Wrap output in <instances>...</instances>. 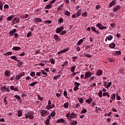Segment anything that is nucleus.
Listing matches in <instances>:
<instances>
[{
	"mask_svg": "<svg viewBox=\"0 0 125 125\" xmlns=\"http://www.w3.org/2000/svg\"><path fill=\"white\" fill-rule=\"evenodd\" d=\"M18 64L19 65H22L23 64V62L20 61V60H18V61H17Z\"/></svg>",
	"mask_w": 125,
	"mask_h": 125,
	"instance_id": "nucleus-63",
	"label": "nucleus"
},
{
	"mask_svg": "<svg viewBox=\"0 0 125 125\" xmlns=\"http://www.w3.org/2000/svg\"><path fill=\"white\" fill-rule=\"evenodd\" d=\"M30 76L31 77H33V78H34V77H35V76H36V73H35L34 71L31 72L30 73Z\"/></svg>",
	"mask_w": 125,
	"mask_h": 125,
	"instance_id": "nucleus-54",
	"label": "nucleus"
},
{
	"mask_svg": "<svg viewBox=\"0 0 125 125\" xmlns=\"http://www.w3.org/2000/svg\"><path fill=\"white\" fill-rule=\"evenodd\" d=\"M111 85H112V82H109L108 83L106 86H105V88H108V87H110V86H111Z\"/></svg>",
	"mask_w": 125,
	"mask_h": 125,
	"instance_id": "nucleus-47",
	"label": "nucleus"
},
{
	"mask_svg": "<svg viewBox=\"0 0 125 125\" xmlns=\"http://www.w3.org/2000/svg\"><path fill=\"white\" fill-rule=\"evenodd\" d=\"M121 54H122V52H121V51H116L115 52V55L119 56L121 55Z\"/></svg>",
	"mask_w": 125,
	"mask_h": 125,
	"instance_id": "nucleus-33",
	"label": "nucleus"
},
{
	"mask_svg": "<svg viewBox=\"0 0 125 125\" xmlns=\"http://www.w3.org/2000/svg\"><path fill=\"white\" fill-rule=\"evenodd\" d=\"M6 98H7V97H5L4 98V103L5 105H8V102H7V101L6 100Z\"/></svg>",
	"mask_w": 125,
	"mask_h": 125,
	"instance_id": "nucleus-45",
	"label": "nucleus"
},
{
	"mask_svg": "<svg viewBox=\"0 0 125 125\" xmlns=\"http://www.w3.org/2000/svg\"><path fill=\"white\" fill-rule=\"evenodd\" d=\"M60 77H61L60 75H56L53 77V80H57V79H59Z\"/></svg>",
	"mask_w": 125,
	"mask_h": 125,
	"instance_id": "nucleus-50",
	"label": "nucleus"
},
{
	"mask_svg": "<svg viewBox=\"0 0 125 125\" xmlns=\"http://www.w3.org/2000/svg\"><path fill=\"white\" fill-rule=\"evenodd\" d=\"M76 59H78V57L77 56L73 57H72L73 62H76Z\"/></svg>",
	"mask_w": 125,
	"mask_h": 125,
	"instance_id": "nucleus-58",
	"label": "nucleus"
},
{
	"mask_svg": "<svg viewBox=\"0 0 125 125\" xmlns=\"http://www.w3.org/2000/svg\"><path fill=\"white\" fill-rule=\"evenodd\" d=\"M53 38L56 41V42H59V41H60V38H59L57 34H55Z\"/></svg>",
	"mask_w": 125,
	"mask_h": 125,
	"instance_id": "nucleus-13",
	"label": "nucleus"
},
{
	"mask_svg": "<svg viewBox=\"0 0 125 125\" xmlns=\"http://www.w3.org/2000/svg\"><path fill=\"white\" fill-rule=\"evenodd\" d=\"M66 117H67V119H68L69 121H70L71 119V113L69 112L68 113H67L66 114Z\"/></svg>",
	"mask_w": 125,
	"mask_h": 125,
	"instance_id": "nucleus-32",
	"label": "nucleus"
},
{
	"mask_svg": "<svg viewBox=\"0 0 125 125\" xmlns=\"http://www.w3.org/2000/svg\"><path fill=\"white\" fill-rule=\"evenodd\" d=\"M37 96H38V99L41 101H42V100H43V97H41V95H40L39 94H38Z\"/></svg>",
	"mask_w": 125,
	"mask_h": 125,
	"instance_id": "nucleus-42",
	"label": "nucleus"
},
{
	"mask_svg": "<svg viewBox=\"0 0 125 125\" xmlns=\"http://www.w3.org/2000/svg\"><path fill=\"white\" fill-rule=\"evenodd\" d=\"M58 22L61 24V23H63V19L62 18H60Z\"/></svg>",
	"mask_w": 125,
	"mask_h": 125,
	"instance_id": "nucleus-61",
	"label": "nucleus"
},
{
	"mask_svg": "<svg viewBox=\"0 0 125 125\" xmlns=\"http://www.w3.org/2000/svg\"><path fill=\"white\" fill-rule=\"evenodd\" d=\"M82 15V9H79L78 10L77 13H75L74 14L72 15V18H77L78 17H80Z\"/></svg>",
	"mask_w": 125,
	"mask_h": 125,
	"instance_id": "nucleus-4",
	"label": "nucleus"
},
{
	"mask_svg": "<svg viewBox=\"0 0 125 125\" xmlns=\"http://www.w3.org/2000/svg\"><path fill=\"white\" fill-rule=\"evenodd\" d=\"M111 100L113 101L115 100V99H116V94L113 93L112 95H111Z\"/></svg>",
	"mask_w": 125,
	"mask_h": 125,
	"instance_id": "nucleus-35",
	"label": "nucleus"
},
{
	"mask_svg": "<svg viewBox=\"0 0 125 125\" xmlns=\"http://www.w3.org/2000/svg\"><path fill=\"white\" fill-rule=\"evenodd\" d=\"M78 100L80 104H83V98H79Z\"/></svg>",
	"mask_w": 125,
	"mask_h": 125,
	"instance_id": "nucleus-38",
	"label": "nucleus"
},
{
	"mask_svg": "<svg viewBox=\"0 0 125 125\" xmlns=\"http://www.w3.org/2000/svg\"><path fill=\"white\" fill-rule=\"evenodd\" d=\"M83 17H87V13L86 12H84L82 14Z\"/></svg>",
	"mask_w": 125,
	"mask_h": 125,
	"instance_id": "nucleus-55",
	"label": "nucleus"
},
{
	"mask_svg": "<svg viewBox=\"0 0 125 125\" xmlns=\"http://www.w3.org/2000/svg\"><path fill=\"white\" fill-rule=\"evenodd\" d=\"M40 113L42 117H46V116L49 115V111H48V110L42 109L40 111Z\"/></svg>",
	"mask_w": 125,
	"mask_h": 125,
	"instance_id": "nucleus-3",
	"label": "nucleus"
},
{
	"mask_svg": "<svg viewBox=\"0 0 125 125\" xmlns=\"http://www.w3.org/2000/svg\"><path fill=\"white\" fill-rule=\"evenodd\" d=\"M3 7V5H2V2H1V1H0V10H1V11H2Z\"/></svg>",
	"mask_w": 125,
	"mask_h": 125,
	"instance_id": "nucleus-48",
	"label": "nucleus"
},
{
	"mask_svg": "<svg viewBox=\"0 0 125 125\" xmlns=\"http://www.w3.org/2000/svg\"><path fill=\"white\" fill-rule=\"evenodd\" d=\"M28 17L29 15H28V14L22 15V18H28Z\"/></svg>",
	"mask_w": 125,
	"mask_h": 125,
	"instance_id": "nucleus-64",
	"label": "nucleus"
},
{
	"mask_svg": "<svg viewBox=\"0 0 125 125\" xmlns=\"http://www.w3.org/2000/svg\"><path fill=\"white\" fill-rule=\"evenodd\" d=\"M87 112V110L84 108H83L81 112V114H84Z\"/></svg>",
	"mask_w": 125,
	"mask_h": 125,
	"instance_id": "nucleus-41",
	"label": "nucleus"
},
{
	"mask_svg": "<svg viewBox=\"0 0 125 125\" xmlns=\"http://www.w3.org/2000/svg\"><path fill=\"white\" fill-rule=\"evenodd\" d=\"M69 50H70V49L69 48H67L64 49L63 50H62V53H65L67 52V51H69Z\"/></svg>",
	"mask_w": 125,
	"mask_h": 125,
	"instance_id": "nucleus-36",
	"label": "nucleus"
},
{
	"mask_svg": "<svg viewBox=\"0 0 125 125\" xmlns=\"http://www.w3.org/2000/svg\"><path fill=\"white\" fill-rule=\"evenodd\" d=\"M52 7V4H51L50 3L47 4L45 7V9H50Z\"/></svg>",
	"mask_w": 125,
	"mask_h": 125,
	"instance_id": "nucleus-15",
	"label": "nucleus"
},
{
	"mask_svg": "<svg viewBox=\"0 0 125 125\" xmlns=\"http://www.w3.org/2000/svg\"><path fill=\"white\" fill-rule=\"evenodd\" d=\"M37 83H39V82H33L32 83L29 84V86H34V85H36Z\"/></svg>",
	"mask_w": 125,
	"mask_h": 125,
	"instance_id": "nucleus-24",
	"label": "nucleus"
},
{
	"mask_svg": "<svg viewBox=\"0 0 125 125\" xmlns=\"http://www.w3.org/2000/svg\"><path fill=\"white\" fill-rule=\"evenodd\" d=\"M92 98H90L87 100H85V102H86V103H88V104H90V103H91V102H92Z\"/></svg>",
	"mask_w": 125,
	"mask_h": 125,
	"instance_id": "nucleus-16",
	"label": "nucleus"
},
{
	"mask_svg": "<svg viewBox=\"0 0 125 125\" xmlns=\"http://www.w3.org/2000/svg\"><path fill=\"white\" fill-rule=\"evenodd\" d=\"M40 72H41V74H42V75H44V76H47V73L45 72L44 70H41Z\"/></svg>",
	"mask_w": 125,
	"mask_h": 125,
	"instance_id": "nucleus-31",
	"label": "nucleus"
},
{
	"mask_svg": "<svg viewBox=\"0 0 125 125\" xmlns=\"http://www.w3.org/2000/svg\"><path fill=\"white\" fill-rule=\"evenodd\" d=\"M50 115H51V117H53L56 115V113L55 112V111H54Z\"/></svg>",
	"mask_w": 125,
	"mask_h": 125,
	"instance_id": "nucleus-53",
	"label": "nucleus"
},
{
	"mask_svg": "<svg viewBox=\"0 0 125 125\" xmlns=\"http://www.w3.org/2000/svg\"><path fill=\"white\" fill-rule=\"evenodd\" d=\"M102 74H103V71L102 70L99 69L97 72L96 74H97V76H101V75H102Z\"/></svg>",
	"mask_w": 125,
	"mask_h": 125,
	"instance_id": "nucleus-14",
	"label": "nucleus"
},
{
	"mask_svg": "<svg viewBox=\"0 0 125 125\" xmlns=\"http://www.w3.org/2000/svg\"><path fill=\"white\" fill-rule=\"evenodd\" d=\"M116 4V1L115 0H113L112 2H111L109 4V7H112V6L115 5Z\"/></svg>",
	"mask_w": 125,
	"mask_h": 125,
	"instance_id": "nucleus-18",
	"label": "nucleus"
},
{
	"mask_svg": "<svg viewBox=\"0 0 125 125\" xmlns=\"http://www.w3.org/2000/svg\"><path fill=\"white\" fill-rule=\"evenodd\" d=\"M31 36H32V32H28L26 34L27 38H30V37H31Z\"/></svg>",
	"mask_w": 125,
	"mask_h": 125,
	"instance_id": "nucleus-62",
	"label": "nucleus"
},
{
	"mask_svg": "<svg viewBox=\"0 0 125 125\" xmlns=\"http://www.w3.org/2000/svg\"><path fill=\"white\" fill-rule=\"evenodd\" d=\"M119 9H121V6L120 5L116 6L113 9V12H116V11H118Z\"/></svg>",
	"mask_w": 125,
	"mask_h": 125,
	"instance_id": "nucleus-8",
	"label": "nucleus"
},
{
	"mask_svg": "<svg viewBox=\"0 0 125 125\" xmlns=\"http://www.w3.org/2000/svg\"><path fill=\"white\" fill-rule=\"evenodd\" d=\"M6 89V87H5V86H3L0 88V90L1 91H3V92H4V90H5Z\"/></svg>",
	"mask_w": 125,
	"mask_h": 125,
	"instance_id": "nucleus-46",
	"label": "nucleus"
},
{
	"mask_svg": "<svg viewBox=\"0 0 125 125\" xmlns=\"http://www.w3.org/2000/svg\"><path fill=\"white\" fill-rule=\"evenodd\" d=\"M57 124H60L61 123H65V120L64 119H60L56 121Z\"/></svg>",
	"mask_w": 125,
	"mask_h": 125,
	"instance_id": "nucleus-10",
	"label": "nucleus"
},
{
	"mask_svg": "<svg viewBox=\"0 0 125 125\" xmlns=\"http://www.w3.org/2000/svg\"><path fill=\"white\" fill-rule=\"evenodd\" d=\"M63 107L64 108H69V103H64L63 104Z\"/></svg>",
	"mask_w": 125,
	"mask_h": 125,
	"instance_id": "nucleus-37",
	"label": "nucleus"
},
{
	"mask_svg": "<svg viewBox=\"0 0 125 125\" xmlns=\"http://www.w3.org/2000/svg\"><path fill=\"white\" fill-rule=\"evenodd\" d=\"M78 124V122L77 121H73L69 124L70 125H76Z\"/></svg>",
	"mask_w": 125,
	"mask_h": 125,
	"instance_id": "nucleus-44",
	"label": "nucleus"
},
{
	"mask_svg": "<svg viewBox=\"0 0 125 125\" xmlns=\"http://www.w3.org/2000/svg\"><path fill=\"white\" fill-rule=\"evenodd\" d=\"M20 49H21V48L18 46H15L12 48V50L17 51L19 50Z\"/></svg>",
	"mask_w": 125,
	"mask_h": 125,
	"instance_id": "nucleus-21",
	"label": "nucleus"
},
{
	"mask_svg": "<svg viewBox=\"0 0 125 125\" xmlns=\"http://www.w3.org/2000/svg\"><path fill=\"white\" fill-rule=\"evenodd\" d=\"M64 15L66 16H71V13L69 11H64Z\"/></svg>",
	"mask_w": 125,
	"mask_h": 125,
	"instance_id": "nucleus-22",
	"label": "nucleus"
},
{
	"mask_svg": "<svg viewBox=\"0 0 125 125\" xmlns=\"http://www.w3.org/2000/svg\"><path fill=\"white\" fill-rule=\"evenodd\" d=\"M76 69V66H72L71 68V71L72 73H74L75 72V70Z\"/></svg>",
	"mask_w": 125,
	"mask_h": 125,
	"instance_id": "nucleus-43",
	"label": "nucleus"
},
{
	"mask_svg": "<svg viewBox=\"0 0 125 125\" xmlns=\"http://www.w3.org/2000/svg\"><path fill=\"white\" fill-rule=\"evenodd\" d=\"M91 29L93 32H94L95 33H96L97 34H100V33L96 30V29H95V27L92 26L91 27Z\"/></svg>",
	"mask_w": 125,
	"mask_h": 125,
	"instance_id": "nucleus-19",
	"label": "nucleus"
},
{
	"mask_svg": "<svg viewBox=\"0 0 125 125\" xmlns=\"http://www.w3.org/2000/svg\"><path fill=\"white\" fill-rule=\"evenodd\" d=\"M11 59H12L13 60H15V61H18V59L15 56H13L11 57Z\"/></svg>",
	"mask_w": 125,
	"mask_h": 125,
	"instance_id": "nucleus-28",
	"label": "nucleus"
},
{
	"mask_svg": "<svg viewBox=\"0 0 125 125\" xmlns=\"http://www.w3.org/2000/svg\"><path fill=\"white\" fill-rule=\"evenodd\" d=\"M44 23H45L46 24H51L52 23V21L51 20H47L45 21H44Z\"/></svg>",
	"mask_w": 125,
	"mask_h": 125,
	"instance_id": "nucleus-51",
	"label": "nucleus"
},
{
	"mask_svg": "<svg viewBox=\"0 0 125 125\" xmlns=\"http://www.w3.org/2000/svg\"><path fill=\"white\" fill-rule=\"evenodd\" d=\"M25 119H29V120H34V113L28 112L25 114Z\"/></svg>",
	"mask_w": 125,
	"mask_h": 125,
	"instance_id": "nucleus-2",
	"label": "nucleus"
},
{
	"mask_svg": "<svg viewBox=\"0 0 125 125\" xmlns=\"http://www.w3.org/2000/svg\"><path fill=\"white\" fill-rule=\"evenodd\" d=\"M74 84L75 85V86L77 87H79L80 85H81V83L78 82H75Z\"/></svg>",
	"mask_w": 125,
	"mask_h": 125,
	"instance_id": "nucleus-52",
	"label": "nucleus"
},
{
	"mask_svg": "<svg viewBox=\"0 0 125 125\" xmlns=\"http://www.w3.org/2000/svg\"><path fill=\"white\" fill-rule=\"evenodd\" d=\"M64 6V4H62L61 5L59 6L57 9V11H60V10H62V7Z\"/></svg>",
	"mask_w": 125,
	"mask_h": 125,
	"instance_id": "nucleus-25",
	"label": "nucleus"
},
{
	"mask_svg": "<svg viewBox=\"0 0 125 125\" xmlns=\"http://www.w3.org/2000/svg\"><path fill=\"white\" fill-rule=\"evenodd\" d=\"M77 116H78L77 114H74L73 112L71 113L70 115L71 119H73L74 118H77Z\"/></svg>",
	"mask_w": 125,
	"mask_h": 125,
	"instance_id": "nucleus-26",
	"label": "nucleus"
},
{
	"mask_svg": "<svg viewBox=\"0 0 125 125\" xmlns=\"http://www.w3.org/2000/svg\"><path fill=\"white\" fill-rule=\"evenodd\" d=\"M16 32H17V30L16 29H14L13 30L9 32L10 36H13V35H14Z\"/></svg>",
	"mask_w": 125,
	"mask_h": 125,
	"instance_id": "nucleus-11",
	"label": "nucleus"
},
{
	"mask_svg": "<svg viewBox=\"0 0 125 125\" xmlns=\"http://www.w3.org/2000/svg\"><path fill=\"white\" fill-rule=\"evenodd\" d=\"M109 47H110V48H115L116 47V44L112 43L109 45Z\"/></svg>",
	"mask_w": 125,
	"mask_h": 125,
	"instance_id": "nucleus-20",
	"label": "nucleus"
},
{
	"mask_svg": "<svg viewBox=\"0 0 125 125\" xmlns=\"http://www.w3.org/2000/svg\"><path fill=\"white\" fill-rule=\"evenodd\" d=\"M15 98H16V99H18V100H19V101H21V97L19 95H15L14 96Z\"/></svg>",
	"mask_w": 125,
	"mask_h": 125,
	"instance_id": "nucleus-30",
	"label": "nucleus"
},
{
	"mask_svg": "<svg viewBox=\"0 0 125 125\" xmlns=\"http://www.w3.org/2000/svg\"><path fill=\"white\" fill-rule=\"evenodd\" d=\"M54 107H55V104H51V101L49 100L45 109H47V110H50V109H53Z\"/></svg>",
	"mask_w": 125,
	"mask_h": 125,
	"instance_id": "nucleus-1",
	"label": "nucleus"
},
{
	"mask_svg": "<svg viewBox=\"0 0 125 125\" xmlns=\"http://www.w3.org/2000/svg\"><path fill=\"white\" fill-rule=\"evenodd\" d=\"M63 30H64V26H61L60 27L58 28L56 30V33L57 34H60V33H61L62 31H63Z\"/></svg>",
	"mask_w": 125,
	"mask_h": 125,
	"instance_id": "nucleus-7",
	"label": "nucleus"
},
{
	"mask_svg": "<svg viewBox=\"0 0 125 125\" xmlns=\"http://www.w3.org/2000/svg\"><path fill=\"white\" fill-rule=\"evenodd\" d=\"M93 75V73L91 72L90 71H87L85 73L84 80H86L88 78H90Z\"/></svg>",
	"mask_w": 125,
	"mask_h": 125,
	"instance_id": "nucleus-5",
	"label": "nucleus"
},
{
	"mask_svg": "<svg viewBox=\"0 0 125 125\" xmlns=\"http://www.w3.org/2000/svg\"><path fill=\"white\" fill-rule=\"evenodd\" d=\"M103 96H107L108 98L110 97V94L108 92H104L103 94Z\"/></svg>",
	"mask_w": 125,
	"mask_h": 125,
	"instance_id": "nucleus-27",
	"label": "nucleus"
},
{
	"mask_svg": "<svg viewBox=\"0 0 125 125\" xmlns=\"http://www.w3.org/2000/svg\"><path fill=\"white\" fill-rule=\"evenodd\" d=\"M96 27H97L99 30H105L106 29H108V27L107 26H103L102 24L100 23H98L96 24Z\"/></svg>",
	"mask_w": 125,
	"mask_h": 125,
	"instance_id": "nucleus-6",
	"label": "nucleus"
},
{
	"mask_svg": "<svg viewBox=\"0 0 125 125\" xmlns=\"http://www.w3.org/2000/svg\"><path fill=\"white\" fill-rule=\"evenodd\" d=\"M67 64H68V61H66L64 62L63 64L62 65V67H65V66H66V65H67Z\"/></svg>",
	"mask_w": 125,
	"mask_h": 125,
	"instance_id": "nucleus-59",
	"label": "nucleus"
},
{
	"mask_svg": "<svg viewBox=\"0 0 125 125\" xmlns=\"http://www.w3.org/2000/svg\"><path fill=\"white\" fill-rule=\"evenodd\" d=\"M16 18H14L13 20L11 22L12 23L11 24V25H13V24H16Z\"/></svg>",
	"mask_w": 125,
	"mask_h": 125,
	"instance_id": "nucleus-39",
	"label": "nucleus"
},
{
	"mask_svg": "<svg viewBox=\"0 0 125 125\" xmlns=\"http://www.w3.org/2000/svg\"><path fill=\"white\" fill-rule=\"evenodd\" d=\"M50 61L51 64H54L55 63V60H54L53 59H50Z\"/></svg>",
	"mask_w": 125,
	"mask_h": 125,
	"instance_id": "nucleus-56",
	"label": "nucleus"
},
{
	"mask_svg": "<svg viewBox=\"0 0 125 125\" xmlns=\"http://www.w3.org/2000/svg\"><path fill=\"white\" fill-rule=\"evenodd\" d=\"M34 22L36 23H39V22H42V19L38 18H35L34 19Z\"/></svg>",
	"mask_w": 125,
	"mask_h": 125,
	"instance_id": "nucleus-17",
	"label": "nucleus"
},
{
	"mask_svg": "<svg viewBox=\"0 0 125 125\" xmlns=\"http://www.w3.org/2000/svg\"><path fill=\"white\" fill-rule=\"evenodd\" d=\"M16 18V23H19V22H20V18L19 17H17Z\"/></svg>",
	"mask_w": 125,
	"mask_h": 125,
	"instance_id": "nucleus-60",
	"label": "nucleus"
},
{
	"mask_svg": "<svg viewBox=\"0 0 125 125\" xmlns=\"http://www.w3.org/2000/svg\"><path fill=\"white\" fill-rule=\"evenodd\" d=\"M4 75L5 76V77H9V76H10V71L6 70L4 73Z\"/></svg>",
	"mask_w": 125,
	"mask_h": 125,
	"instance_id": "nucleus-9",
	"label": "nucleus"
},
{
	"mask_svg": "<svg viewBox=\"0 0 125 125\" xmlns=\"http://www.w3.org/2000/svg\"><path fill=\"white\" fill-rule=\"evenodd\" d=\"M22 116V110H19L18 111V117H21Z\"/></svg>",
	"mask_w": 125,
	"mask_h": 125,
	"instance_id": "nucleus-23",
	"label": "nucleus"
},
{
	"mask_svg": "<svg viewBox=\"0 0 125 125\" xmlns=\"http://www.w3.org/2000/svg\"><path fill=\"white\" fill-rule=\"evenodd\" d=\"M12 55V52H7L6 53H4V55H5V56H8L9 55Z\"/></svg>",
	"mask_w": 125,
	"mask_h": 125,
	"instance_id": "nucleus-29",
	"label": "nucleus"
},
{
	"mask_svg": "<svg viewBox=\"0 0 125 125\" xmlns=\"http://www.w3.org/2000/svg\"><path fill=\"white\" fill-rule=\"evenodd\" d=\"M50 121V120H49V119H47L45 122V125H49Z\"/></svg>",
	"mask_w": 125,
	"mask_h": 125,
	"instance_id": "nucleus-49",
	"label": "nucleus"
},
{
	"mask_svg": "<svg viewBox=\"0 0 125 125\" xmlns=\"http://www.w3.org/2000/svg\"><path fill=\"white\" fill-rule=\"evenodd\" d=\"M83 39H81L80 41H79L77 42L78 45H81L82 43H83Z\"/></svg>",
	"mask_w": 125,
	"mask_h": 125,
	"instance_id": "nucleus-40",
	"label": "nucleus"
},
{
	"mask_svg": "<svg viewBox=\"0 0 125 125\" xmlns=\"http://www.w3.org/2000/svg\"><path fill=\"white\" fill-rule=\"evenodd\" d=\"M15 16L14 15H11L10 16H9L8 17H7L6 18V20H8V21H11V20H12V19H13V18H14Z\"/></svg>",
	"mask_w": 125,
	"mask_h": 125,
	"instance_id": "nucleus-12",
	"label": "nucleus"
},
{
	"mask_svg": "<svg viewBox=\"0 0 125 125\" xmlns=\"http://www.w3.org/2000/svg\"><path fill=\"white\" fill-rule=\"evenodd\" d=\"M106 39H107V41H111V40H113V36L111 35H108V37H106Z\"/></svg>",
	"mask_w": 125,
	"mask_h": 125,
	"instance_id": "nucleus-34",
	"label": "nucleus"
},
{
	"mask_svg": "<svg viewBox=\"0 0 125 125\" xmlns=\"http://www.w3.org/2000/svg\"><path fill=\"white\" fill-rule=\"evenodd\" d=\"M102 90H100L99 92L98 93L99 97H100V98L102 97Z\"/></svg>",
	"mask_w": 125,
	"mask_h": 125,
	"instance_id": "nucleus-57",
	"label": "nucleus"
}]
</instances>
